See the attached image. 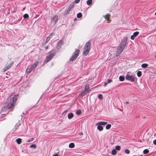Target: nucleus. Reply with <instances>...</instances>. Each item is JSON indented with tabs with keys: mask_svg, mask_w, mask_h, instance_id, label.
Wrapping results in <instances>:
<instances>
[{
	"mask_svg": "<svg viewBox=\"0 0 156 156\" xmlns=\"http://www.w3.org/2000/svg\"><path fill=\"white\" fill-rule=\"evenodd\" d=\"M98 126L97 127L98 129L100 131H101L103 130V127L101 126V125H98Z\"/></svg>",
	"mask_w": 156,
	"mask_h": 156,
	"instance_id": "nucleus-18",
	"label": "nucleus"
},
{
	"mask_svg": "<svg viewBox=\"0 0 156 156\" xmlns=\"http://www.w3.org/2000/svg\"><path fill=\"white\" fill-rule=\"evenodd\" d=\"M18 98V95H14L12 98H10V101L8 104L6 106L3 107L0 112L2 115H5L8 113L7 111L8 109L12 110V109L14 107L16 101Z\"/></svg>",
	"mask_w": 156,
	"mask_h": 156,
	"instance_id": "nucleus-1",
	"label": "nucleus"
},
{
	"mask_svg": "<svg viewBox=\"0 0 156 156\" xmlns=\"http://www.w3.org/2000/svg\"><path fill=\"white\" fill-rule=\"evenodd\" d=\"M50 38H51V37H47V39L46 40V42H48L50 40Z\"/></svg>",
	"mask_w": 156,
	"mask_h": 156,
	"instance_id": "nucleus-37",
	"label": "nucleus"
},
{
	"mask_svg": "<svg viewBox=\"0 0 156 156\" xmlns=\"http://www.w3.org/2000/svg\"><path fill=\"white\" fill-rule=\"evenodd\" d=\"M32 70H33L31 69V68L30 67L29 68H27L26 69V72H27V73H30Z\"/></svg>",
	"mask_w": 156,
	"mask_h": 156,
	"instance_id": "nucleus-20",
	"label": "nucleus"
},
{
	"mask_svg": "<svg viewBox=\"0 0 156 156\" xmlns=\"http://www.w3.org/2000/svg\"><path fill=\"white\" fill-rule=\"evenodd\" d=\"M53 156H59L57 154H55L53 155Z\"/></svg>",
	"mask_w": 156,
	"mask_h": 156,
	"instance_id": "nucleus-44",
	"label": "nucleus"
},
{
	"mask_svg": "<svg viewBox=\"0 0 156 156\" xmlns=\"http://www.w3.org/2000/svg\"><path fill=\"white\" fill-rule=\"evenodd\" d=\"M117 152L115 149H113L112 151V153L113 155H115L116 154Z\"/></svg>",
	"mask_w": 156,
	"mask_h": 156,
	"instance_id": "nucleus-30",
	"label": "nucleus"
},
{
	"mask_svg": "<svg viewBox=\"0 0 156 156\" xmlns=\"http://www.w3.org/2000/svg\"><path fill=\"white\" fill-rule=\"evenodd\" d=\"M8 100H9L10 99V98H8Z\"/></svg>",
	"mask_w": 156,
	"mask_h": 156,
	"instance_id": "nucleus-49",
	"label": "nucleus"
},
{
	"mask_svg": "<svg viewBox=\"0 0 156 156\" xmlns=\"http://www.w3.org/2000/svg\"><path fill=\"white\" fill-rule=\"evenodd\" d=\"M20 125V123L19 122H18L15 125V126L14 129V131H15L16 129H18L19 126Z\"/></svg>",
	"mask_w": 156,
	"mask_h": 156,
	"instance_id": "nucleus-17",
	"label": "nucleus"
},
{
	"mask_svg": "<svg viewBox=\"0 0 156 156\" xmlns=\"http://www.w3.org/2000/svg\"><path fill=\"white\" fill-rule=\"evenodd\" d=\"M53 34L52 33L48 37H51H51L53 36Z\"/></svg>",
	"mask_w": 156,
	"mask_h": 156,
	"instance_id": "nucleus-42",
	"label": "nucleus"
},
{
	"mask_svg": "<svg viewBox=\"0 0 156 156\" xmlns=\"http://www.w3.org/2000/svg\"><path fill=\"white\" fill-rule=\"evenodd\" d=\"M53 19L54 20H55V23H56L58 21V18L57 17H54V18H53Z\"/></svg>",
	"mask_w": 156,
	"mask_h": 156,
	"instance_id": "nucleus-38",
	"label": "nucleus"
},
{
	"mask_svg": "<svg viewBox=\"0 0 156 156\" xmlns=\"http://www.w3.org/2000/svg\"><path fill=\"white\" fill-rule=\"evenodd\" d=\"M80 0H75L74 2V3H78L79 2Z\"/></svg>",
	"mask_w": 156,
	"mask_h": 156,
	"instance_id": "nucleus-39",
	"label": "nucleus"
},
{
	"mask_svg": "<svg viewBox=\"0 0 156 156\" xmlns=\"http://www.w3.org/2000/svg\"><path fill=\"white\" fill-rule=\"evenodd\" d=\"M107 124V122H101L98 123L96 125H105Z\"/></svg>",
	"mask_w": 156,
	"mask_h": 156,
	"instance_id": "nucleus-15",
	"label": "nucleus"
},
{
	"mask_svg": "<svg viewBox=\"0 0 156 156\" xmlns=\"http://www.w3.org/2000/svg\"><path fill=\"white\" fill-rule=\"evenodd\" d=\"M139 32L138 31H136L133 33V35L131 36L130 38L132 40H133L135 37H136L139 34Z\"/></svg>",
	"mask_w": 156,
	"mask_h": 156,
	"instance_id": "nucleus-12",
	"label": "nucleus"
},
{
	"mask_svg": "<svg viewBox=\"0 0 156 156\" xmlns=\"http://www.w3.org/2000/svg\"><path fill=\"white\" fill-rule=\"evenodd\" d=\"M148 66V65L146 63H144L141 65V67L144 68H147Z\"/></svg>",
	"mask_w": 156,
	"mask_h": 156,
	"instance_id": "nucleus-22",
	"label": "nucleus"
},
{
	"mask_svg": "<svg viewBox=\"0 0 156 156\" xmlns=\"http://www.w3.org/2000/svg\"><path fill=\"white\" fill-rule=\"evenodd\" d=\"M30 147L31 148H35L36 147V146L35 144H33L30 145Z\"/></svg>",
	"mask_w": 156,
	"mask_h": 156,
	"instance_id": "nucleus-35",
	"label": "nucleus"
},
{
	"mask_svg": "<svg viewBox=\"0 0 156 156\" xmlns=\"http://www.w3.org/2000/svg\"><path fill=\"white\" fill-rule=\"evenodd\" d=\"M127 43V38L126 37H124L122 40L119 46L125 48Z\"/></svg>",
	"mask_w": 156,
	"mask_h": 156,
	"instance_id": "nucleus-5",
	"label": "nucleus"
},
{
	"mask_svg": "<svg viewBox=\"0 0 156 156\" xmlns=\"http://www.w3.org/2000/svg\"><path fill=\"white\" fill-rule=\"evenodd\" d=\"M75 146V145L74 143H70L69 145V147L70 148H73Z\"/></svg>",
	"mask_w": 156,
	"mask_h": 156,
	"instance_id": "nucleus-19",
	"label": "nucleus"
},
{
	"mask_svg": "<svg viewBox=\"0 0 156 156\" xmlns=\"http://www.w3.org/2000/svg\"><path fill=\"white\" fill-rule=\"evenodd\" d=\"M80 52V50L76 49L74 52L72 56L69 59L70 61H73L75 60L78 56Z\"/></svg>",
	"mask_w": 156,
	"mask_h": 156,
	"instance_id": "nucleus-4",
	"label": "nucleus"
},
{
	"mask_svg": "<svg viewBox=\"0 0 156 156\" xmlns=\"http://www.w3.org/2000/svg\"><path fill=\"white\" fill-rule=\"evenodd\" d=\"M153 142L154 144L156 145V139L154 140Z\"/></svg>",
	"mask_w": 156,
	"mask_h": 156,
	"instance_id": "nucleus-41",
	"label": "nucleus"
},
{
	"mask_svg": "<svg viewBox=\"0 0 156 156\" xmlns=\"http://www.w3.org/2000/svg\"><path fill=\"white\" fill-rule=\"evenodd\" d=\"M124 77L122 76H120L119 77V80L121 81H122L124 80Z\"/></svg>",
	"mask_w": 156,
	"mask_h": 156,
	"instance_id": "nucleus-24",
	"label": "nucleus"
},
{
	"mask_svg": "<svg viewBox=\"0 0 156 156\" xmlns=\"http://www.w3.org/2000/svg\"><path fill=\"white\" fill-rule=\"evenodd\" d=\"M34 140V138H32L30 139H29L27 140V142L28 143L30 142H31L33 141Z\"/></svg>",
	"mask_w": 156,
	"mask_h": 156,
	"instance_id": "nucleus-34",
	"label": "nucleus"
},
{
	"mask_svg": "<svg viewBox=\"0 0 156 156\" xmlns=\"http://www.w3.org/2000/svg\"><path fill=\"white\" fill-rule=\"evenodd\" d=\"M38 63V61H36L30 67L31 69L33 70L37 66Z\"/></svg>",
	"mask_w": 156,
	"mask_h": 156,
	"instance_id": "nucleus-13",
	"label": "nucleus"
},
{
	"mask_svg": "<svg viewBox=\"0 0 156 156\" xmlns=\"http://www.w3.org/2000/svg\"><path fill=\"white\" fill-rule=\"evenodd\" d=\"M81 135H83V133H80Z\"/></svg>",
	"mask_w": 156,
	"mask_h": 156,
	"instance_id": "nucleus-47",
	"label": "nucleus"
},
{
	"mask_svg": "<svg viewBox=\"0 0 156 156\" xmlns=\"http://www.w3.org/2000/svg\"><path fill=\"white\" fill-rule=\"evenodd\" d=\"M141 74H142V73H141V71H139L137 73V76L138 77H140L141 76Z\"/></svg>",
	"mask_w": 156,
	"mask_h": 156,
	"instance_id": "nucleus-27",
	"label": "nucleus"
},
{
	"mask_svg": "<svg viewBox=\"0 0 156 156\" xmlns=\"http://www.w3.org/2000/svg\"><path fill=\"white\" fill-rule=\"evenodd\" d=\"M13 64V62H10V63L8 65L6 66L3 69V70L4 72L6 71L8 69H10L12 66Z\"/></svg>",
	"mask_w": 156,
	"mask_h": 156,
	"instance_id": "nucleus-9",
	"label": "nucleus"
},
{
	"mask_svg": "<svg viewBox=\"0 0 156 156\" xmlns=\"http://www.w3.org/2000/svg\"><path fill=\"white\" fill-rule=\"evenodd\" d=\"M155 15H156V12H155Z\"/></svg>",
	"mask_w": 156,
	"mask_h": 156,
	"instance_id": "nucleus-48",
	"label": "nucleus"
},
{
	"mask_svg": "<svg viewBox=\"0 0 156 156\" xmlns=\"http://www.w3.org/2000/svg\"><path fill=\"white\" fill-rule=\"evenodd\" d=\"M108 84V83H105V84H104V86L105 87L106 86V85Z\"/></svg>",
	"mask_w": 156,
	"mask_h": 156,
	"instance_id": "nucleus-43",
	"label": "nucleus"
},
{
	"mask_svg": "<svg viewBox=\"0 0 156 156\" xmlns=\"http://www.w3.org/2000/svg\"><path fill=\"white\" fill-rule=\"evenodd\" d=\"M125 152L126 154H129L130 153L129 151L127 149L125 150Z\"/></svg>",
	"mask_w": 156,
	"mask_h": 156,
	"instance_id": "nucleus-33",
	"label": "nucleus"
},
{
	"mask_svg": "<svg viewBox=\"0 0 156 156\" xmlns=\"http://www.w3.org/2000/svg\"><path fill=\"white\" fill-rule=\"evenodd\" d=\"M81 110H78L76 112V113L78 115H80L81 114Z\"/></svg>",
	"mask_w": 156,
	"mask_h": 156,
	"instance_id": "nucleus-29",
	"label": "nucleus"
},
{
	"mask_svg": "<svg viewBox=\"0 0 156 156\" xmlns=\"http://www.w3.org/2000/svg\"><path fill=\"white\" fill-rule=\"evenodd\" d=\"M89 85L87 83L86 84L84 90L81 93V95L83 96L86 94V92L88 93L90 91V89L89 88Z\"/></svg>",
	"mask_w": 156,
	"mask_h": 156,
	"instance_id": "nucleus-6",
	"label": "nucleus"
},
{
	"mask_svg": "<svg viewBox=\"0 0 156 156\" xmlns=\"http://www.w3.org/2000/svg\"><path fill=\"white\" fill-rule=\"evenodd\" d=\"M74 6V3L73 2L70 4L69 5L68 9L67 11V13H68L69 12L71 9H72L73 7Z\"/></svg>",
	"mask_w": 156,
	"mask_h": 156,
	"instance_id": "nucleus-11",
	"label": "nucleus"
},
{
	"mask_svg": "<svg viewBox=\"0 0 156 156\" xmlns=\"http://www.w3.org/2000/svg\"><path fill=\"white\" fill-rule=\"evenodd\" d=\"M48 46H47V47H45V49H48Z\"/></svg>",
	"mask_w": 156,
	"mask_h": 156,
	"instance_id": "nucleus-45",
	"label": "nucleus"
},
{
	"mask_svg": "<svg viewBox=\"0 0 156 156\" xmlns=\"http://www.w3.org/2000/svg\"><path fill=\"white\" fill-rule=\"evenodd\" d=\"M73 116V114L72 112L69 113L68 114V118L69 119H71Z\"/></svg>",
	"mask_w": 156,
	"mask_h": 156,
	"instance_id": "nucleus-16",
	"label": "nucleus"
},
{
	"mask_svg": "<svg viewBox=\"0 0 156 156\" xmlns=\"http://www.w3.org/2000/svg\"><path fill=\"white\" fill-rule=\"evenodd\" d=\"M124 48L121 46H119L118 47L116 53V56H118L121 53L124 49Z\"/></svg>",
	"mask_w": 156,
	"mask_h": 156,
	"instance_id": "nucleus-7",
	"label": "nucleus"
},
{
	"mask_svg": "<svg viewBox=\"0 0 156 156\" xmlns=\"http://www.w3.org/2000/svg\"><path fill=\"white\" fill-rule=\"evenodd\" d=\"M120 147L119 146H116L115 147V150H120Z\"/></svg>",
	"mask_w": 156,
	"mask_h": 156,
	"instance_id": "nucleus-31",
	"label": "nucleus"
},
{
	"mask_svg": "<svg viewBox=\"0 0 156 156\" xmlns=\"http://www.w3.org/2000/svg\"><path fill=\"white\" fill-rule=\"evenodd\" d=\"M112 81V80L111 79H109L108 80L107 83H110Z\"/></svg>",
	"mask_w": 156,
	"mask_h": 156,
	"instance_id": "nucleus-40",
	"label": "nucleus"
},
{
	"mask_svg": "<svg viewBox=\"0 0 156 156\" xmlns=\"http://www.w3.org/2000/svg\"><path fill=\"white\" fill-rule=\"evenodd\" d=\"M92 0H87V4L88 5H90L92 2Z\"/></svg>",
	"mask_w": 156,
	"mask_h": 156,
	"instance_id": "nucleus-23",
	"label": "nucleus"
},
{
	"mask_svg": "<svg viewBox=\"0 0 156 156\" xmlns=\"http://www.w3.org/2000/svg\"><path fill=\"white\" fill-rule=\"evenodd\" d=\"M91 47V44L90 42H87L84 45L83 47V54L86 56L89 53Z\"/></svg>",
	"mask_w": 156,
	"mask_h": 156,
	"instance_id": "nucleus-2",
	"label": "nucleus"
},
{
	"mask_svg": "<svg viewBox=\"0 0 156 156\" xmlns=\"http://www.w3.org/2000/svg\"><path fill=\"white\" fill-rule=\"evenodd\" d=\"M125 78L126 80L130 81L131 82H134L135 80L134 77L128 74H126V75Z\"/></svg>",
	"mask_w": 156,
	"mask_h": 156,
	"instance_id": "nucleus-8",
	"label": "nucleus"
},
{
	"mask_svg": "<svg viewBox=\"0 0 156 156\" xmlns=\"http://www.w3.org/2000/svg\"><path fill=\"white\" fill-rule=\"evenodd\" d=\"M111 126V124H109L107 125L106 126V129H110Z\"/></svg>",
	"mask_w": 156,
	"mask_h": 156,
	"instance_id": "nucleus-26",
	"label": "nucleus"
},
{
	"mask_svg": "<svg viewBox=\"0 0 156 156\" xmlns=\"http://www.w3.org/2000/svg\"><path fill=\"white\" fill-rule=\"evenodd\" d=\"M21 140L20 138H17L16 140V143L18 144H20L21 143Z\"/></svg>",
	"mask_w": 156,
	"mask_h": 156,
	"instance_id": "nucleus-21",
	"label": "nucleus"
},
{
	"mask_svg": "<svg viewBox=\"0 0 156 156\" xmlns=\"http://www.w3.org/2000/svg\"><path fill=\"white\" fill-rule=\"evenodd\" d=\"M126 104H129V102H127V101H126Z\"/></svg>",
	"mask_w": 156,
	"mask_h": 156,
	"instance_id": "nucleus-46",
	"label": "nucleus"
},
{
	"mask_svg": "<svg viewBox=\"0 0 156 156\" xmlns=\"http://www.w3.org/2000/svg\"><path fill=\"white\" fill-rule=\"evenodd\" d=\"M98 97L100 99H102L103 98V96L101 94H99Z\"/></svg>",
	"mask_w": 156,
	"mask_h": 156,
	"instance_id": "nucleus-36",
	"label": "nucleus"
},
{
	"mask_svg": "<svg viewBox=\"0 0 156 156\" xmlns=\"http://www.w3.org/2000/svg\"><path fill=\"white\" fill-rule=\"evenodd\" d=\"M55 52L54 50H52L50 51L48 55L46 56V59L44 61V62L47 63L49 61L51 60L55 56Z\"/></svg>",
	"mask_w": 156,
	"mask_h": 156,
	"instance_id": "nucleus-3",
	"label": "nucleus"
},
{
	"mask_svg": "<svg viewBox=\"0 0 156 156\" xmlns=\"http://www.w3.org/2000/svg\"><path fill=\"white\" fill-rule=\"evenodd\" d=\"M82 15L81 13H78L77 15V17L78 18H80L82 17Z\"/></svg>",
	"mask_w": 156,
	"mask_h": 156,
	"instance_id": "nucleus-25",
	"label": "nucleus"
},
{
	"mask_svg": "<svg viewBox=\"0 0 156 156\" xmlns=\"http://www.w3.org/2000/svg\"><path fill=\"white\" fill-rule=\"evenodd\" d=\"M155 57L156 58V55H155Z\"/></svg>",
	"mask_w": 156,
	"mask_h": 156,
	"instance_id": "nucleus-50",
	"label": "nucleus"
},
{
	"mask_svg": "<svg viewBox=\"0 0 156 156\" xmlns=\"http://www.w3.org/2000/svg\"><path fill=\"white\" fill-rule=\"evenodd\" d=\"M149 151L147 149H145L143 151V153L144 154H146L148 153Z\"/></svg>",
	"mask_w": 156,
	"mask_h": 156,
	"instance_id": "nucleus-28",
	"label": "nucleus"
},
{
	"mask_svg": "<svg viewBox=\"0 0 156 156\" xmlns=\"http://www.w3.org/2000/svg\"><path fill=\"white\" fill-rule=\"evenodd\" d=\"M23 17L24 18H27L29 17V16L27 14H25L23 16Z\"/></svg>",
	"mask_w": 156,
	"mask_h": 156,
	"instance_id": "nucleus-32",
	"label": "nucleus"
},
{
	"mask_svg": "<svg viewBox=\"0 0 156 156\" xmlns=\"http://www.w3.org/2000/svg\"><path fill=\"white\" fill-rule=\"evenodd\" d=\"M110 16V15L109 14H107L105 15H104L103 17L106 19L107 21V23H108L110 22L111 21L109 19V17Z\"/></svg>",
	"mask_w": 156,
	"mask_h": 156,
	"instance_id": "nucleus-14",
	"label": "nucleus"
},
{
	"mask_svg": "<svg viewBox=\"0 0 156 156\" xmlns=\"http://www.w3.org/2000/svg\"><path fill=\"white\" fill-rule=\"evenodd\" d=\"M63 44V42L62 41V40H59L56 45V48L58 50L61 47V46Z\"/></svg>",
	"mask_w": 156,
	"mask_h": 156,
	"instance_id": "nucleus-10",
	"label": "nucleus"
}]
</instances>
